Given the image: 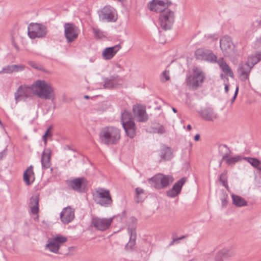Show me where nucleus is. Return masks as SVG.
<instances>
[{
  "label": "nucleus",
  "mask_w": 261,
  "mask_h": 261,
  "mask_svg": "<svg viewBox=\"0 0 261 261\" xmlns=\"http://www.w3.org/2000/svg\"><path fill=\"white\" fill-rule=\"evenodd\" d=\"M195 55L197 60H204L211 63H216L217 62L219 67L224 72V73L221 74L222 79H226L228 80V65L224 62L223 58H220L217 61V56L213 54L212 51L204 48L197 49Z\"/></svg>",
  "instance_id": "f257e3e1"
},
{
  "label": "nucleus",
  "mask_w": 261,
  "mask_h": 261,
  "mask_svg": "<svg viewBox=\"0 0 261 261\" xmlns=\"http://www.w3.org/2000/svg\"><path fill=\"white\" fill-rule=\"evenodd\" d=\"M32 92L42 99L53 100L56 97L54 88L44 80H37L35 82L32 84Z\"/></svg>",
  "instance_id": "f03ea898"
},
{
  "label": "nucleus",
  "mask_w": 261,
  "mask_h": 261,
  "mask_svg": "<svg viewBox=\"0 0 261 261\" xmlns=\"http://www.w3.org/2000/svg\"><path fill=\"white\" fill-rule=\"evenodd\" d=\"M99 136L101 143L107 145L115 144L120 138V130L115 127H106L101 130Z\"/></svg>",
  "instance_id": "7ed1b4c3"
},
{
  "label": "nucleus",
  "mask_w": 261,
  "mask_h": 261,
  "mask_svg": "<svg viewBox=\"0 0 261 261\" xmlns=\"http://www.w3.org/2000/svg\"><path fill=\"white\" fill-rule=\"evenodd\" d=\"M121 121L127 136L130 138H134L136 134V126L131 113L124 111L121 114Z\"/></svg>",
  "instance_id": "20e7f679"
},
{
  "label": "nucleus",
  "mask_w": 261,
  "mask_h": 261,
  "mask_svg": "<svg viewBox=\"0 0 261 261\" xmlns=\"http://www.w3.org/2000/svg\"><path fill=\"white\" fill-rule=\"evenodd\" d=\"M148 180L152 187L157 189H162L167 188L172 183L173 178L171 176L159 173L149 178Z\"/></svg>",
  "instance_id": "39448f33"
},
{
  "label": "nucleus",
  "mask_w": 261,
  "mask_h": 261,
  "mask_svg": "<svg viewBox=\"0 0 261 261\" xmlns=\"http://www.w3.org/2000/svg\"><path fill=\"white\" fill-rule=\"evenodd\" d=\"M94 200L97 204L105 207L111 206L113 203L110 191L101 188L96 190Z\"/></svg>",
  "instance_id": "423d86ee"
},
{
  "label": "nucleus",
  "mask_w": 261,
  "mask_h": 261,
  "mask_svg": "<svg viewBox=\"0 0 261 261\" xmlns=\"http://www.w3.org/2000/svg\"><path fill=\"white\" fill-rule=\"evenodd\" d=\"M160 13L159 21L161 27L165 30L170 29L175 20L174 12L167 8Z\"/></svg>",
  "instance_id": "0eeeda50"
},
{
  "label": "nucleus",
  "mask_w": 261,
  "mask_h": 261,
  "mask_svg": "<svg viewBox=\"0 0 261 261\" xmlns=\"http://www.w3.org/2000/svg\"><path fill=\"white\" fill-rule=\"evenodd\" d=\"M67 240L66 237L58 235L48 240V243L45 246V249L50 252L57 253L60 247Z\"/></svg>",
  "instance_id": "6e6552de"
},
{
  "label": "nucleus",
  "mask_w": 261,
  "mask_h": 261,
  "mask_svg": "<svg viewBox=\"0 0 261 261\" xmlns=\"http://www.w3.org/2000/svg\"><path fill=\"white\" fill-rule=\"evenodd\" d=\"M47 33V28L43 24L31 23L28 27V35L32 38H42Z\"/></svg>",
  "instance_id": "1a4fd4ad"
},
{
  "label": "nucleus",
  "mask_w": 261,
  "mask_h": 261,
  "mask_svg": "<svg viewBox=\"0 0 261 261\" xmlns=\"http://www.w3.org/2000/svg\"><path fill=\"white\" fill-rule=\"evenodd\" d=\"M67 185L74 191L84 192L87 189V180L83 177L76 178L66 181Z\"/></svg>",
  "instance_id": "9d476101"
},
{
  "label": "nucleus",
  "mask_w": 261,
  "mask_h": 261,
  "mask_svg": "<svg viewBox=\"0 0 261 261\" xmlns=\"http://www.w3.org/2000/svg\"><path fill=\"white\" fill-rule=\"evenodd\" d=\"M113 218H105L93 217L92 218V225L100 231H105L108 229L113 221Z\"/></svg>",
  "instance_id": "9b49d317"
},
{
  "label": "nucleus",
  "mask_w": 261,
  "mask_h": 261,
  "mask_svg": "<svg viewBox=\"0 0 261 261\" xmlns=\"http://www.w3.org/2000/svg\"><path fill=\"white\" fill-rule=\"evenodd\" d=\"M32 93V85L31 86L20 85L14 94L15 100L16 102L21 100H25L31 97Z\"/></svg>",
  "instance_id": "f8f14e48"
},
{
  "label": "nucleus",
  "mask_w": 261,
  "mask_h": 261,
  "mask_svg": "<svg viewBox=\"0 0 261 261\" xmlns=\"http://www.w3.org/2000/svg\"><path fill=\"white\" fill-rule=\"evenodd\" d=\"M101 20L107 22H114L117 20L116 12L114 8L106 6L101 9L99 13Z\"/></svg>",
  "instance_id": "ddd939ff"
},
{
  "label": "nucleus",
  "mask_w": 261,
  "mask_h": 261,
  "mask_svg": "<svg viewBox=\"0 0 261 261\" xmlns=\"http://www.w3.org/2000/svg\"><path fill=\"white\" fill-rule=\"evenodd\" d=\"M64 28L65 36L68 43H71L77 38L79 30L74 24L66 23L64 24Z\"/></svg>",
  "instance_id": "4468645a"
},
{
  "label": "nucleus",
  "mask_w": 261,
  "mask_h": 261,
  "mask_svg": "<svg viewBox=\"0 0 261 261\" xmlns=\"http://www.w3.org/2000/svg\"><path fill=\"white\" fill-rule=\"evenodd\" d=\"M168 0H152L147 5L148 9L155 13H161L168 7Z\"/></svg>",
  "instance_id": "2eb2a0df"
},
{
  "label": "nucleus",
  "mask_w": 261,
  "mask_h": 261,
  "mask_svg": "<svg viewBox=\"0 0 261 261\" xmlns=\"http://www.w3.org/2000/svg\"><path fill=\"white\" fill-rule=\"evenodd\" d=\"M134 117L140 122H145L148 119V116L146 112L145 108L141 105H135L133 108Z\"/></svg>",
  "instance_id": "dca6fc26"
},
{
  "label": "nucleus",
  "mask_w": 261,
  "mask_h": 261,
  "mask_svg": "<svg viewBox=\"0 0 261 261\" xmlns=\"http://www.w3.org/2000/svg\"><path fill=\"white\" fill-rule=\"evenodd\" d=\"M60 217L63 224H69L74 219V210L69 206L64 208L60 213Z\"/></svg>",
  "instance_id": "f3484780"
},
{
  "label": "nucleus",
  "mask_w": 261,
  "mask_h": 261,
  "mask_svg": "<svg viewBox=\"0 0 261 261\" xmlns=\"http://www.w3.org/2000/svg\"><path fill=\"white\" fill-rule=\"evenodd\" d=\"M204 75L202 72L199 69H195L194 71L193 76L187 79V82L188 85H191L193 87H197L201 84L203 80Z\"/></svg>",
  "instance_id": "a211bd4d"
},
{
  "label": "nucleus",
  "mask_w": 261,
  "mask_h": 261,
  "mask_svg": "<svg viewBox=\"0 0 261 261\" xmlns=\"http://www.w3.org/2000/svg\"><path fill=\"white\" fill-rule=\"evenodd\" d=\"M29 207L31 214L34 216L33 219L36 221H38L39 199L37 196H33L30 198Z\"/></svg>",
  "instance_id": "6ab92c4d"
},
{
  "label": "nucleus",
  "mask_w": 261,
  "mask_h": 261,
  "mask_svg": "<svg viewBox=\"0 0 261 261\" xmlns=\"http://www.w3.org/2000/svg\"><path fill=\"white\" fill-rule=\"evenodd\" d=\"M120 44L105 48L102 52V57L104 60H109L112 59L116 53L121 49Z\"/></svg>",
  "instance_id": "aec40b11"
},
{
  "label": "nucleus",
  "mask_w": 261,
  "mask_h": 261,
  "mask_svg": "<svg viewBox=\"0 0 261 261\" xmlns=\"http://www.w3.org/2000/svg\"><path fill=\"white\" fill-rule=\"evenodd\" d=\"M200 114L201 117L206 121H214L218 118L217 114L213 109L210 107L205 108L201 110Z\"/></svg>",
  "instance_id": "412c9836"
},
{
  "label": "nucleus",
  "mask_w": 261,
  "mask_h": 261,
  "mask_svg": "<svg viewBox=\"0 0 261 261\" xmlns=\"http://www.w3.org/2000/svg\"><path fill=\"white\" fill-rule=\"evenodd\" d=\"M51 150L50 148H45L41 154V162L44 169L49 168L51 166Z\"/></svg>",
  "instance_id": "4be33fe9"
},
{
  "label": "nucleus",
  "mask_w": 261,
  "mask_h": 261,
  "mask_svg": "<svg viewBox=\"0 0 261 261\" xmlns=\"http://www.w3.org/2000/svg\"><path fill=\"white\" fill-rule=\"evenodd\" d=\"M186 181L185 177L181 178L176 182L173 186L171 189L167 191V195L170 197L176 196L180 192L181 188Z\"/></svg>",
  "instance_id": "5701e85b"
},
{
  "label": "nucleus",
  "mask_w": 261,
  "mask_h": 261,
  "mask_svg": "<svg viewBox=\"0 0 261 261\" xmlns=\"http://www.w3.org/2000/svg\"><path fill=\"white\" fill-rule=\"evenodd\" d=\"M252 68L247 64L240 66L238 69L239 77L241 81L244 82L249 79V76Z\"/></svg>",
  "instance_id": "b1692460"
},
{
  "label": "nucleus",
  "mask_w": 261,
  "mask_h": 261,
  "mask_svg": "<svg viewBox=\"0 0 261 261\" xmlns=\"http://www.w3.org/2000/svg\"><path fill=\"white\" fill-rule=\"evenodd\" d=\"M33 168V166L31 165L23 174V180L28 186L30 185L34 180V173Z\"/></svg>",
  "instance_id": "393cba45"
},
{
  "label": "nucleus",
  "mask_w": 261,
  "mask_h": 261,
  "mask_svg": "<svg viewBox=\"0 0 261 261\" xmlns=\"http://www.w3.org/2000/svg\"><path fill=\"white\" fill-rule=\"evenodd\" d=\"M261 61V53L255 51L254 54L251 55L247 58V61L245 63L251 68Z\"/></svg>",
  "instance_id": "a878e982"
},
{
  "label": "nucleus",
  "mask_w": 261,
  "mask_h": 261,
  "mask_svg": "<svg viewBox=\"0 0 261 261\" xmlns=\"http://www.w3.org/2000/svg\"><path fill=\"white\" fill-rule=\"evenodd\" d=\"M128 232L130 238L129 242L125 245V249L128 250L132 249L133 247L135 245L136 243V232L135 228L132 227L130 228L128 227Z\"/></svg>",
  "instance_id": "bb28decb"
},
{
  "label": "nucleus",
  "mask_w": 261,
  "mask_h": 261,
  "mask_svg": "<svg viewBox=\"0 0 261 261\" xmlns=\"http://www.w3.org/2000/svg\"><path fill=\"white\" fill-rule=\"evenodd\" d=\"M231 198L232 204L237 207H241L247 205V201L244 198L239 195L232 194Z\"/></svg>",
  "instance_id": "cd10ccee"
},
{
  "label": "nucleus",
  "mask_w": 261,
  "mask_h": 261,
  "mask_svg": "<svg viewBox=\"0 0 261 261\" xmlns=\"http://www.w3.org/2000/svg\"><path fill=\"white\" fill-rule=\"evenodd\" d=\"M228 148L226 145L221 144L219 146V150L220 153L223 155V158L221 161V164L225 163L228 164Z\"/></svg>",
  "instance_id": "c85d7f7f"
},
{
  "label": "nucleus",
  "mask_w": 261,
  "mask_h": 261,
  "mask_svg": "<svg viewBox=\"0 0 261 261\" xmlns=\"http://www.w3.org/2000/svg\"><path fill=\"white\" fill-rule=\"evenodd\" d=\"M161 160L168 161L172 158V152L170 148L164 146L160 154Z\"/></svg>",
  "instance_id": "c756f323"
},
{
  "label": "nucleus",
  "mask_w": 261,
  "mask_h": 261,
  "mask_svg": "<svg viewBox=\"0 0 261 261\" xmlns=\"http://www.w3.org/2000/svg\"><path fill=\"white\" fill-rule=\"evenodd\" d=\"M119 76L118 75H113L110 79H106L103 87L106 89H111L114 87L116 83L115 81H117Z\"/></svg>",
  "instance_id": "7c9ffc66"
},
{
  "label": "nucleus",
  "mask_w": 261,
  "mask_h": 261,
  "mask_svg": "<svg viewBox=\"0 0 261 261\" xmlns=\"http://www.w3.org/2000/svg\"><path fill=\"white\" fill-rule=\"evenodd\" d=\"M220 46L224 54H227L228 49V37L224 36L220 40Z\"/></svg>",
  "instance_id": "2f4dec72"
},
{
  "label": "nucleus",
  "mask_w": 261,
  "mask_h": 261,
  "mask_svg": "<svg viewBox=\"0 0 261 261\" xmlns=\"http://www.w3.org/2000/svg\"><path fill=\"white\" fill-rule=\"evenodd\" d=\"M135 201L139 203L142 201L145 197L144 190L141 188H137L135 190Z\"/></svg>",
  "instance_id": "473e14b6"
},
{
  "label": "nucleus",
  "mask_w": 261,
  "mask_h": 261,
  "mask_svg": "<svg viewBox=\"0 0 261 261\" xmlns=\"http://www.w3.org/2000/svg\"><path fill=\"white\" fill-rule=\"evenodd\" d=\"M243 159L246 160L253 167L256 168L258 166L261 164V161L258 159L251 157H244Z\"/></svg>",
  "instance_id": "72a5a7b5"
},
{
  "label": "nucleus",
  "mask_w": 261,
  "mask_h": 261,
  "mask_svg": "<svg viewBox=\"0 0 261 261\" xmlns=\"http://www.w3.org/2000/svg\"><path fill=\"white\" fill-rule=\"evenodd\" d=\"M219 180L220 183L227 189H228V186L227 184V172L224 171L220 176Z\"/></svg>",
  "instance_id": "f704fd0d"
},
{
  "label": "nucleus",
  "mask_w": 261,
  "mask_h": 261,
  "mask_svg": "<svg viewBox=\"0 0 261 261\" xmlns=\"http://www.w3.org/2000/svg\"><path fill=\"white\" fill-rule=\"evenodd\" d=\"M227 250H222L219 252L216 256V261H223L227 257Z\"/></svg>",
  "instance_id": "c9c22d12"
},
{
  "label": "nucleus",
  "mask_w": 261,
  "mask_h": 261,
  "mask_svg": "<svg viewBox=\"0 0 261 261\" xmlns=\"http://www.w3.org/2000/svg\"><path fill=\"white\" fill-rule=\"evenodd\" d=\"M161 81L163 82L168 81L170 80V72L168 70L164 71L161 75Z\"/></svg>",
  "instance_id": "e433bc0d"
},
{
  "label": "nucleus",
  "mask_w": 261,
  "mask_h": 261,
  "mask_svg": "<svg viewBox=\"0 0 261 261\" xmlns=\"http://www.w3.org/2000/svg\"><path fill=\"white\" fill-rule=\"evenodd\" d=\"M51 128H52V127L49 126L47 128L46 131L45 132V134L43 136V139L45 145H46L47 144V139L50 138L52 136V133L50 132Z\"/></svg>",
  "instance_id": "4c0bfd02"
},
{
  "label": "nucleus",
  "mask_w": 261,
  "mask_h": 261,
  "mask_svg": "<svg viewBox=\"0 0 261 261\" xmlns=\"http://www.w3.org/2000/svg\"><path fill=\"white\" fill-rule=\"evenodd\" d=\"M93 32L94 34L95 37L98 39H100V38L103 37L104 36H105L104 32L101 31L100 30H99L98 28H93Z\"/></svg>",
  "instance_id": "58836bf2"
},
{
  "label": "nucleus",
  "mask_w": 261,
  "mask_h": 261,
  "mask_svg": "<svg viewBox=\"0 0 261 261\" xmlns=\"http://www.w3.org/2000/svg\"><path fill=\"white\" fill-rule=\"evenodd\" d=\"M13 71V65H9L3 68L2 70L0 71V74L5 73H12Z\"/></svg>",
  "instance_id": "ea45409f"
},
{
  "label": "nucleus",
  "mask_w": 261,
  "mask_h": 261,
  "mask_svg": "<svg viewBox=\"0 0 261 261\" xmlns=\"http://www.w3.org/2000/svg\"><path fill=\"white\" fill-rule=\"evenodd\" d=\"M254 49L256 50V51L261 53V36L256 39L254 45Z\"/></svg>",
  "instance_id": "a19ab883"
},
{
  "label": "nucleus",
  "mask_w": 261,
  "mask_h": 261,
  "mask_svg": "<svg viewBox=\"0 0 261 261\" xmlns=\"http://www.w3.org/2000/svg\"><path fill=\"white\" fill-rule=\"evenodd\" d=\"M153 132L159 134H163L166 133L165 129L163 125H160L153 127Z\"/></svg>",
  "instance_id": "79ce46f5"
},
{
  "label": "nucleus",
  "mask_w": 261,
  "mask_h": 261,
  "mask_svg": "<svg viewBox=\"0 0 261 261\" xmlns=\"http://www.w3.org/2000/svg\"><path fill=\"white\" fill-rule=\"evenodd\" d=\"M242 157L240 155L230 157L229 156V164H234L242 160Z\"/></svg>",
  "instance_id": "37998d69"
},
{
  "label": "nucleus",
  "mask_w": 261,
  "mask_h": 261,
  "mask_svg": "<svg viewBox=\"0 0 261 261\" xmlns=\"http://www.w3.org/2000/svg\"><path fill=\"white\" fill-rule=\"evenodd\" d=\"M221 205L222 208H225L227 206L228 200H227V195L223 194L221 198Z\"/></svg>",
  "instance_id": "c03bdc74"
},
{
  "label": "nucleus",
  "mask_w": 261,
  "mask_h": 261,
  "mask_svg": "<svg viewBox=\"0 0 261 261\" xmlns=\"http://www.w3.org/2000/svg\"><path fill=\"white\" fill-rule=\"evenodd\" d=\"M13 72H18L23 70L25 66L23 65H12Z\"/></svg>",
  "instance_id": "a18cd8bd"
},
{
  "label": "nucleus",
  "mask_w": 261,
  "mask_h": 261,
  "mask_svg": "<svg viewBox=\"0 0 261 261\" xmlns=\"http://www.w3.org/2000/svg\"><path fill=\"white\" fill-rule=\"evenodd\" d=\"M29 64L32 67H33L35 69H37L38 70H41V67L40 66L37 65L35 62L33 61H30L29 62Z\"/></svg>",
  "instance_id": "49530a36"
},
{
  "label": "nucleus",
  "mask_w": 261,
  "mask_h": 261,
  "mask_svg": "<svg viewBox=\"0 0 261 261\" xmlns=\"http://www.w3.org/2000/svg\"><path fill=\"white\" fill-rule=\"evenodd\" d=\"M238 92H239V86H237L236 87L234 95L231 99V103H233L234 101V100H236L237 96L238 94Z\"/></svg>",
  "instance_id": "de8ad7c7"
},
{
  "label": "nucleus",
  "mask_w": 261,
  "mask_h": 261,
  "mask_svg": "<svg viewBox=\"0 0 261 261\" xmlns=\"http://www.w3.org/2000/svg\"><path fill=\"white\" fill-rule=\"evenodd\" d=\"M186 237V236H181V237H180L179 238L173 239L172 241L170 243V245H172L174 243H175L176 241H177L178 240H182L183 239H185Z\"/></svg>",
  "instance_id": "09e8293b"
},
{
  "label": "nucleus",
  "mask_w": 261,
  "mask_h": 261,
  "mask_svg": "<svg viewBox=\"0 0 261 261\" xmlns=\"http://www.w3.org/2000/svg\"><path fill=\"white\" fill-rule=\"evenodd\" d=\"M231 44L233 46V48L232 49V51H233V55L236 56L238 54V49L236 47V45L233 42H231Z\"/></svg>",
  "instance_id": "8fccbe9b"
},
{
  "label": "nucleus",
  "mask_w": 261,
  "mask_h": 261,
  "mask_svg": "<svg viewBox=\"0 0 261 261\" xmlns=\"http://www.w3.org/2000/svg\"><path fill=\"white\" fill-rule=\"evenodd\" d=\"M6 155V152L5 151H3L0 152V160H1L4 156Z\"/></svg>",
  "instance_id": "3c124183"
},
{
  "label": "nucleus",
  "mask_w": 261,
  "mask_h": 261,
  "mask_svg": "<svg viewBox=\"0 0 261 261\" xmlns=\"http://www.w3.org/2000/svg\"><path fill=\"white\" fill-rule=\"evenodd\" d=\"M200 139V135L199 134H196L194 137V140L196 141H198Z\"/></svg>",
  "instance_id": "603ef678"
},
{
  "label": "nucleus",
  "mask_w": 261,
  "mask_h": 261,
  "mask_svg": "<svg viewBox=\"0 0 261 261\" xmlns=\"http://www.w3.org/2000/svg\"><path fill=\"white\" fill-rule=\"evenodd\" d=\"M233 76H234L233 72L232 69H231L229 68V77H233Z\"/></svg>",
  "instance_id": "864d4df0"
},
{
  "label": "nucleus",
  "mask_w": 261,
  "mask_h": 261,
  "mask_svg": "<svg viewBox=\"0 0 261 261\" xmlns=\"http://www.w3.org/2000/svg\"><path fill=\"white\" fill-rule=\"evenodd\" d=\"M225 85V90L226 92H227L228 91V85L226 84H224Z\"/></svg>",
  "instance_id": "5fc2aeb1"
},
{
  "label": "nucleus",
  "mask_w": 261,
  "mask_h": 261,
  "mask_svg": "<svg viewBox=\"0 0 261 261\" xmlns=\"http://www.w3.org/2000/svg\"><path fill=\"white\" fill-rule=\"evenodd\" d=\"M187 129L189 130H190L191 129V126L190 124L188 125Z\"/></svg>",
  "instance_id": "6e6d98bb"
},
{
  "label": "nucleus",
  "mask_w": 261,
  "mask_h": 261,
  "mask_svg": "<svg viewBox=\"0 0 261 261\" xmlns=\"http://www.w3.org/2000/svg\"><path fill=\"white\" fill-rule=\"evenodd\" d=\"M172 111L174 112V113H176L177 112V111L176 110L175 108H172Z\"/></svg>",
  "instance_id": "4d7b16f0"
},
{
  "label": "nucleus",
  "mask_w": 261,
  "mask_h": 261,
  "mask_svg": "<svg viewBox=\"0 0 261 261\" xmlns=\"http://www.w3.org/2000/svg\"><path fill=\"white\" fill-rule=\"evenodd\" d=\"M84 97H85L86 99H88V98H89V96H88V95H85V96H84Z\"/></svg>",
  "instance_id": "13d9d810"
},
{
  "label": "nucleus",
  "mask_w": 261,
  "mask_h": 261,
  "mask_svg": "<svg viewBox=\"0 0 261 261\" xmlns=\"http://www.w3.org/2000/svg\"><path fill=\"white\" fill-rule=\"evenodd\" d=\"M117 66L118 67H120V65L119 64H117Z\"/></svg>",
  "instance_id": "bf43d9fd"
},
{
  "label": "nucleus",
  "mask_w": 261,
  "mask_h": 261,
  "mask_svg": "<svg viewBox=\"0 0 261 261\" xmlns=\"http://www.w3.org/2000/svg\"><path fill=\"white\" fill-rule=\"evenodd\" d=\"M229 43H230V42H231V40H230V37H229Z\"/></svg>",
  "instance_id": "052dcab7"
},
{
  "label": "nucleus",
  "mask_w": 261,
  "mask_h": 261,
  "mask_svg": "<svg viewBox=\"0 0 261 261\" xmlns=\"http://www.w3.org/2000/svg\"><path fill=\"white\" fill-rule=\"evenodd\" d=\"M229 48L231 47V45L230 44H229Z\"/></svg>",
  "instance_id": "680f3d73"
}]
</instances>
